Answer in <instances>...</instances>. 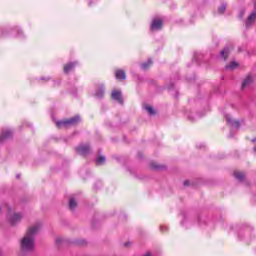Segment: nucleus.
Wrapping results in <instances>:
<instances>
[{
	"mask_svg": "<svg viewBox=\"0 0 256 256\" xmlns=\"http://www.w3.org/2000/svg\"><path fill=\"white\" fill-rule=\"evenodd\" d=\"M95 95L98 99H103V96L105 95V86L103 84L98 85Z\"/></svg>",
	"mask_w": 256,
	"mask_h": 256,
	"instance_id": "obj_10",
	"label": "nucleus"
},
{
	"mask_svg": "<svg viewBox=\"0 0 256 256\" xmlns=\"http://www.w3.org/2000/svg\"><path fill=\"white\" fill-rule=\"evenodd\" d=\"M253 83V76L248 75L246 79L242 82V89H245V87H249Z\"/></svg>",
	"mask_w": 256,
	"mask_h": 256,
	"instance_id": "obj_12",
	"label": "nucleus"
},
{
	"mask_svg": "<svg viewBox=\"0 0 256 256\" xmlns=\"http://www.w3.org/2000/svg\"><path fill=\"white\" fill-rule=\"evenodd\" d=\"M152 64H153V61L151 59H148L147 62L141 64V67L142 69H149V65H152Z\"/></svg>",
	"mask_w": 256,
	"mask_h": 256,
	"instance_id": "obj_17",
	"label": "nucleus"
},
{
	"mask_svg": "<svg viewBox=\"0 0 256 256\" xmlns=\"http://www.w3.org/2000/svg\"><path fill=\"white\" fill-rule=\"evenodd\" d=\"M81 123V117L79 115L72 118L56 122L57 127H72Z\"/></svg>",
	"mask_w": 256,
	"mask_h": 256,
	"instance_id": "obj_2",
	"label": "nucleus"
},
{
	"mask_svg": "<svg viewBox=\"0 0 256 256\" xmlns=\"http://www.w3.org/2000/svg\"><path fill=\"white\" fill-rule=\"evenodd\" d=\"M152 169H161V166H158L154 163L151 164Z\"/></svg>",
	"mask_w": 256,
	"mask_h": 256,
	"instance_id": "obj_24",
	"label": "nucleus"
},
{
	"mask_svg": "<svg viewBox=\"0 0 256 256\" xmlns=\"http://www.w3.org/2000/svg\"><path fill=\"white\" fill-rule=\"evenodd\" d=\"M164 230H167V227H165V226H160V231H164Z\"/></svg>",
	"mask_w": 256,
	"mask_h": 256,
	"instance_id": "obj_29",
	"label": "nucleus"
},
{
	"mask_svg": "<svg viewBox=\"0 0 256 256\" xmlns=\"http://www.w3.org/2000/svg\"><path fill=\"white\" fill-rule=\"evenodd\" d=\"M144 109L149 113V115H155V109L151 106H145Z\"/></svg>",
	"mask_w": 256,
	"mask_h": 256,
	"instance_id": "obj_19",
	"label": "nucleus"
},
{
	"mask_svg": "<svg viewBox=\"0 0 256 256\" xmlns=\"http://www.w3.org/2000/svg\"><path fill=\"white\" fill-rule=\"evenodd\" d=\"M9 222L11 225H17V223H19V221H21V219H23V215L16 213L10 217H8Z\"/></svg>",
	"mask_w": 256,
	"mask_h": 256,
	"instance_id": "obj_8",
	"label": "nucleus"
},
{
	"mask_svg": "<svg viewBox=\"0 0 256 256\" xmlns=\"http://www.w3.org/2000/svg\"><path fill=\"white\" fill-rule=\"evenodd\" d=\"M227 121H228V123H231V120L229 118H227Z\"/></svg>",
	"mask_w": 256,
	"mask_h": 256,
	"instance_id": "obj_31",
	"label": "nucleus"
},
{
	"mask_svg": "<svg viewBox=\"0 0 256 256\" xmlns=\"http://www.w3.org/2000/svg\"><path fill=\"white\" fill-rule=\"evenodd\" d=\"M105 156H99L97 159H96V165H103L105 164Z\"/></svg>",
	"mask_w": 256,
	"mask_h": 256,
	"instance_id": "obj_16",
	"label": "nucleus"
},
{
	"mask_svg": "<svg viewBox=\"0 0 256 256\" xmlns=\"http://www.w3.org/2000/svg\"><path fill=\"white\" fill-rule=\"evenodd\" d=\"M254 151H255V153H256V146L254 147Z\"/></svg>",
	"mask_w": 256,
	"mask_h": 256,
	"instance_id": "obj_34",
	"label": "nucleus"
},
{
	"mask_svg": "<svg viewBox=\"0 0 256 256\" xmlns=\"http://www.w3.org/2000/svg\"><path fill=\"white\" fill-rule=\"evenodd\" d=\"M255 21H256V12L254 11L248 16L246 20V27H251V25H253Z\"/></svg>",
	"mask_w": 256,
	"mask_h": 256,
	"instance_id": "obj_11",
	"label": "nucleus"
},
{
	"mask_svg": "<svg viewBox=\"0 0 256 256\" xmlns=\"http://www.w3.org/2000/svg\"><path fill=\"white\" fill-rule=\"evenodd\" d=\"M76 152L78 155H82V157H87L89 153H91V146L89 144H80L76 147Z\"/></svg>",
	"mask_w": 256,
	"mask_h": 256,
	"instance_id": "obj_3",
	"label": "nucleus"
},
{
	"mask_svg": "<svg viewBox=\"0 0 256 256\" xmlns=\"http://www.w3.org/2000/svg\"><path fill=\"white\" fill-rule=\"evenodd\" d=\"M255 141H256V138H255V139H252V143H255Z\"/></svg>",
	"mask_w": 256,
	"mask_h": 256,
	"instance_id": "obj_32",
	"label": "nucleus"
},
{
	"mask_svg": "<svg viewBox=\"0 0 256 256\" xmlns=\"http://www.w3.org/2000/svg\"><path fill=\"white\" fill-rule=\"evenodd\" d=\"M220 57H222L224 61H227V57H229V47H225L220 51Z\"/></svg>",
	"mask_w": 256,
	"mask_h": 256,
	"instance_id": "obj_13",
	"label": "nucleus"
},
{
	"mask_svg": "<svg viewBox=\"0 0 256 256\" xmlns=\"http://www.w3.org/2000/svg\"><path fill=\"white\" fill-rule=\"evenodd\" d=\"M163 28V20L161 19H154L151 24L152 31H160Z\"/></svg>",
	"mask_w": 256,
	"mask_h": 256,
	"instance_id": "obj_6",
	"label": "nucleus"
},
{
	"mask_svg": "<svg viewBox=\"0 0 256 256\" xmlns=\"http://www.w3.org/2000/svg\"><path fill=\"white\" fill-rule=\"evenodd\" d=\"M115 78L119 81H125L127 79V75L125 74V70L118 69L115 71Z\"/></svg>",
	"mask_w": 256,
	"mask_h": 256,
	"instance_id": "obj_9",
	"label": "nucleus"
},
{
	"mask_svg": "<svg viewBox=\"0 0 256 256\" xmlns=\"http://www.w3.org/2000/svg\"><path fill=\"white\" fill-rule=\"evenodd\" d=\"M0 213H1V208H0Z\"/></svg>",
	"mask_w": 256,
	"mask_h": 256,
	"instance_id": "obj_35",
	"label": "nucleus"
},
{
	"mask_svg": "<svg viewBox=\"0 0 256 256\" xmlns=\"http://www.w3.org/2000/svg\"><path fill=\"white\" fill-rule=\"evenodd\" d=\"M41 79V81H50L51 80V78H40Z\"/></svg>",
	"mask_w": 256,
	"mask_h": 256,
	"instance_id": "obj_28",
	"label": "nucleus"
},
{
	"mask_svg": "<svg viewBox=\"0 0 256 256\" xmlns=\"http://www.w3.org/2000/svg\"><path fill=\"white\" fill-rule=\"evenodd\" d=\"M78 63L77 62H68L67 64L64 65L63 71L67 75L71 73V71H75V68L77 67Z\"/></svg>",
	"mask_w": 256,
	"mask_h": 256,
	"instance_id": "obj_7",
	"label": "nucleus"
},
{
	"mask_svg": "<svg viewBox=\"0 0 256 256\" xmlns=\"http://www.w3.org/2000/svg\"><path fill=\"white\" fill-rule=\"evenodd\" d=\"M237 66H238L237 62H231L230 64H228V65L226 66V69H231V70H233V69H235Z\"/></svg>",
	"mask_w": 256,
	"mask_h": 256,
	"instance_id": "obj_20",
	"label": "nucleus"
},
{
	"mask_svg": "<svg viewBox=\"0 0 256 256\" xmlns=\"http://www.w3.org/2000/svg\"><path fill=\"white\" fill-rule=\"evenodd\" d=\"M56 243H57V245H59V243H63V239L62 238H56Z\"/></svg>",
	"mask_w": 256,
	"mask_h": 256,
	"instance_id": "obj_27",
	"label": "nucleus"
},
{
	"mask_svg": "<svg viewBox=\"0 0 256 256\" xmlns=\"http://www.w3.org/2000/svg\"><path fill=\"white\" fill-rule=\"evenodd\" d=\"M17 33L18 35H21V30H19V29H13L12 31H11V33Z\"/></svg>",
	"mask_w": 256,
	"mask_h": 256,
	"instance_id": "obj_23",
	"label": "nucleus"
},
{
	"mask_svg": "<svg viewBox=\"0 0 256 256\" xmlns=\"http://www.w3.org/2000/svg\"><path fill=\"white\" fill-rule=\"evenodd\" d=\"M191 185V182L189 180L184 181V187H189Z\"/></svg>",
	"mask_w": 256,
	"mask_h": 256,
	"instance_id": "obj_25",
	"label": "nucleus"
},
{
	"mask_svg": "<svg viewBox=\"0 0 256 256\" xmlns=\"http://www.w3.org/2000/svg\"><path fill=\"white\" fill-rule=\"evenodd\" d=\"M226 10H227V5L222 4V5L218 8V13H220V15H223V13H225Z\"/></svg>",
	"mask_w": 256,
	"mask_h": 256,
	"instance_id": "obj_18",
	"label": "nucleus"
},
{
	"mask_svg": "<svg viewBox=\"0 0 256 256\" xmlns=\"http://www.w3.org/2000/svg\"><path fill=\"white\" fill-rule=\"evenodd\" d=\"M20 177H21L20 174H17V175H16V179H19Z\"/></svg>",
	"mask_w": 256,
	"mask_h": 256,
	"instance_id": "obj_30",
	"label": "nucleus"
},
{
	"mask_svg": "<svg viewBox=\"0 0 256 256\" xmlns=\"http://www.w3.org/2000/svg\"><path fill=\"white\" fill-rule=\"evenodd\" d=\"M233 125H234L237 129H239V127H240L239 121H235V122L233 123Z\"/></svg>",
	"mask_w": 256,
	"mask_h": 256,
	"instance_id": "obj_26",
	"label": "nucleus"
},
{
	"mask_svg": "<svg viewBox=\"0 0 256 256\" xmlns=\"http://www.w3.org/2000/svg\"><path fill=\"white\" fill-rule=\"evenodd\" d=\"M234 177L238 181H245V173L243 172H238V171L234 172Z\"/></svg>",
	"mask_w": 256,
	"mask_h": 256,
	"instance_id": "obj_14",
	"label": "nucleus"
},
{
	"mask_svg": "<svg viewBox=\"0 0 256 256\" xmlns=\"http://www.w3.org/2000/svg\"><path fill=\"white\" fill-rule=\"evenodd\" d=\"M39 229H41V225L39 224L28 229L26 235L21 240L20 247L22 253H31L35 249V235L39 233Z\"/></svg>",
	"mask_w": 256,
	"mask_h": 256,
	"instance_id": "obj_1",
	"label": "nucleus"
},
{
	"mask_svg": "<svg viewBox=\"0 0 256 256\" xmlns=\"http://www.w3.org/2000/svg\"><path fill=\"white\" fill-rule=\"evenodd\" d=\"M111 98L114 101H117V103H119L120 105H123V94L121 93V90H113Z\"/></svg>",
	"mask_w": 256,
	"mask_h": 256,
	"instance_id": "obj_4",
	"label": "nucleus"
},
{
	"mask_svg": "<svg viewBox=\"0 0 256 256\" xmlns=\"http://www.w3.org/2000/svg\"><path fill=\"white\" fill-rule=\"evenodd\" d=\"M13 137V131L11 130H2L0 134V143H5L8 139H11Z\"/></svg>",
	"mask_w": 256,
	"mask_h": 256,
	"instance_id": "obj_5",
	"label": "nucleus"
},
{
	"mask_svg": "<svg viewBox=\"0 0 256 256\" xmlns=\"http://www.w3.org/2000/svg\"><path fill=\"white\" fill-rule=\"evenodd\" d=\"M254 7H255V9H256V2L254 3Z\"/></svg>",
	"mask_w": 256,
	"mask_h": 256,
	"instance_id": "obj_33",
	"label": "nucleus"
},
{
	"mask_svg": "<svg viewBox=\"0 0 256 256\" xmlns=\"http://www.w3.org/2000/svg\"><path fill=\"white\" fill-rule=\"evenodd\" d=\"M76 243H77V245H80L81 247L87 245V241H85V240H78Z\"/></svg>",
	"mask_w": 256,
	"mask_h": 256,
	"instance_id": "obj_21",
	"label": "nucleus"
},
{
	"mask_svg": "<svg viewBox=\"0 0 256 256\" xmlns=\"http://www.w3.org/2000/svg\"><path fill=\"white\" fill-rule=\"evenodd\" d=\"M77 207V201L74 198H70L69 200V209L73 211Z\"/></svg>",
	"mask_w": 256,
	"mask_h": 256,
	"instance_id": "obj_15",
	"label": "nucleus"
},
{
	"mask_svg": "<svg viewBox=\"0 0 256 256\" xmlns=\"http://www.w3.org/2000/svg\"><path fill=\"white\" fill-rule=\"evenodd\" d=\"M2 207H3V209H7L9 215L11 214V207H9V205L4 204Z\"/></svg>",
	"mask_w": 256,
	"mask_h": 256,
	"instance_id": "obj_22",
	"label": "nucleus"
}]
</instances>
